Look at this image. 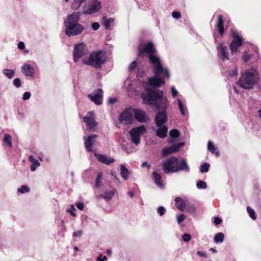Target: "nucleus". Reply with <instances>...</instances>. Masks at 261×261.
Segmentation results:
<instances>
[{
	"label": "nucleus",
	"mask_w": 261,
	"mask_h": 261,
	"mask_svg": "<svg viewBox=\"0 0 261 261\" xmlns=\"http://www.w3.org/2000/svg\"><path fill=\"white\" fill-rule=\"evenodd\" d=\"M259 77L257 71L253 68L246 70L241 73L238 85L245 89H251L258 83Z\"/></svg>",
	"instance_id": "20e7f679"
},
{
	"label": "nucleus",
	"mask_w": 261,
	"mask_h": 261,
	"mask_svg": "<svg viewBox=\"0 0 261 261\" xmlns=\"http://www.w3.org/2000/svg\"><path fill=\"white\" fill-rule=\"evenodd\" d=\"M128 194L132 198L134 196V193L132 191L128 192Z\"/></svg>",
	"instance_id": "0e129e2a"
},
{
	"label": "nucleus",
	"mask_w": 261,
	"mask_h": 261,
	"mask_svg": "<svg viewBox=\"0 0 261 261\" xmlns=\"http://www.w3.org/2000/svg\"><path fill=\"white\" fill-rule=\"evenodd\" d=\"M102 8L101 2L99 0H88L83 7V13L92 15L99 12Z\"/></svg>",
	"instance_id": "423d86ee"
},
{
	"label": "nucleus",
	"mask_w": 261,
	"mask_h": 261,
	"mask_svg": "<svg viewBox=\"0 0 261 261\" xmlns=\"http://www.w3.org/2000/svg\"><path fill=\"white\" fill-rule=\"evenodd\" d=\"M40 164L38 160L33 162L32 164L30 165V168H31V171H35L37 167H39L40 166Z\"/></svg>",
	"instance_id": "e433bc0d"
},
{
	"label": "nucleus",
	"mask_w": 261,
	"mask_h": 261,
	"mask_svg": "<svg viewBox=\"0 0 261 261\" xmlns=\"http://www.w3.org/2000/svg\"><path fill=\"white\" fill-rule=\"evenodd\" d=\"M146 132V128L144 125L134 127L129 131V135L132 142L138 145L140 142L141 135Z\"/></svg>",
	"instance_id": "0eeeda50"
},
{
	"label": "nucleus",
	"mask_w": 261,
	"mask_h": 261,
	"mask_svg": "<svg viewBox=\"0 0 261 261\" xmlns=\"http://www.w3.org/2000/svg\"><path fill=\"white\" fill-rule=\"evenodd\" d=\"M17 47L19 49L22 50L25 47V44L23 42L20 41L18 43Z\"/></svg>",
	"instance_id": "4d7b16f0"
},
{
	"label": "nucleus",
	"mask_w": 261,
	"mask_h": 261,
	"mask_svg": "<svg viewBox=\"0 0 261 261\" xmlns=\"http://www.w3.org/2000/svg\"><path fill=\"white\" fill-rule=\"evenodd\" d=\"M250 57L251 56L250 55H248L247 53H244L242 57V59L245 62H246L249 60Z\"/></svg>",
	"instance_id": "09e8293b"
},
{
	"label": "nucleus",
	"mask_w": 261,
	"mask_h": 261,
	"mask_svg": "<svg viewBox=\"0 0 261 261\" xmlns=\"http://www.w3.org/2000/svg\"><path fill=\"white\" fill-rule=\"evenodd\" d=\"M207 149L210 151L212 153L216 154L217 156L219 155V153L216 151V147L214 144L211 141H208L207 144Z\"/></svg>",
	"instance_id": "c85d7f7f"
},
{
	"label": "nucleus",
	"mask_w": 261,
	"mask_h": 261,
	"mask_svg": "<svg viewBox=\"0 0 261 261\" xmlns=\"http://www.w3.org/2000/svg\"><path fill=\"white\" fill-rule=\"evenodd\" d=\"M22 72L25 75L32 77L34 74V69L30 64H24L21 66Z\"/></svg>",
	"instance_id": "a211bd4d"
},
{
	"label": "nucleus",
	"mask_w": 261,
	"mask_h": 261,
	"mask_svg": "<svg viewBox=\"0 0 261 261\" xmlns=\"http://www.w3.org/2000/svg\"><path fill=\"white\" fill-rule=\"evenodd\" d=\"M116 193V190L112 188L110 190H107L104 192L103 194L99 195V197H102L106 201H109L111 200Z\"/></svg>",
	"instance_id": "6ab92c4d"
},
{
	"label": "nucleus",
	"mask_w": 261,
	"mask_h": 261,
	"mask_svg": "<svg viewBox=\"0 0 261 261\" xmlns=\"http://www.w3.org/2000/svg\"><path fill=\"white\" fill-rule=\"evenodd\" d=\"M247 210L251 219H252L254 220H255V213L254 210L251 208L250 207H247Z\"/></svg>",
	"instance_id": "4c0bfd02"
},
{
	"label": "nucleus",
	"mask_w": 261,
	"mask_h": 261,
	"mask_svg": "<svg viewBox=\"0 0 261 261\" xmlns=\"http://www.w3.org/2000/svg\"><path fill=\"white\" fill-rule=\"evenodd\" d=\"M107 254H108L110 255V254H111V253H112V251H111L110 250L108 249V250H107Z\"/></svg>",
	"instance_id": "774afa93"
},
{
	"label": "nucleus",
	"mask_w": 261,
	"mask_h": 261,
	"mask_svg": "<svg viewBox=\"0 0 261 261\" xmlns=\"http://www.w3.org/2000/svg\"><path fill=\"white\" fill-rule=\"evenodd\" d=\"M136 66H137V63H136V62L135 61H133V62L130 64V65H129V68H128L129 70V71H132V70H133L135 69V68L136 67Z\"/></svg>",
	"instance_id": "49530a36"
},
{
	"label": "nucleus",
	"mask_w": 261,
	"mask_h": 261,
	"mask_svg": "<svg viewBox=\"0 0 261 261\" xmlns=\"http://www.w3.org/2000/svg\"><path fill=\"white\" fill-rule=\"evenodd\" d=\"M157 212L160 216H163L165 214L166 212V209L164 207L162 206H160L158 208Z\"/></svg>",
	"instance_id": "79ce46f5"
},
{
	"label": "nucleus",
	"mask_w": 261,
	"mask_h": 261,
	"mask_svg": "<svg viewBox=\"0 0 261 261\" xmlns=\"http://www.w3.org/2000/svg\"><path fill=\"white\" fill-rule=\"evenodd\" d=\"M186 208L188 212L191 213H195L196 210L195 206L192 203L190 202L186 203Z\"/></svg>",
	"instance_id": "473e14b6"
},
{
	"label": "nucleus",
	"mask_w": 261,
	"mask_h": 261,
	"mask_svg": "<svg viewBox=\"0 0 261 261\" xmlns=\"http://www.w3.org/2000/svg\"><path fill=\"white\" fill-rule=\"evenodd\" d=\"M172 96L175 97L178 94V91L176 90L174 87H171V88Z\"/></svg>",
	"instance_id": "3c124183"
},
{
	"label": "nucleus",
	"mask_w": 261,
	"mask_h": 261,
	"mask_svg": "<svg viewBox=\"0 0 261 261\" xmlns=\"http://www.w3.org/2000/svg\"><path fill=\"white\" fill-rule=\"evenodd\" d=\"M83 121L86 123L87 129L89 132L94 131L96 128L97 123L95 121L94 113L90 111L83 117Z\"/></svg>",
	"instance_id": "9d476101"
},
{
	"label": "nucleus",
	"mask_w": 261,
	"mask_h": 261,
	"mask_svg": "<svg viewBox=\"0 0 261 261\" xmlns=\"http://www.w3.org/2000/svg\"><path fill=\"white\" fill-rule=\"evenodd\" d=\"M153 177L155 184L160 187H162L163 184L161 181V179L162 178L161 175L160 174H159L157 172L154 171L153 172Z\"/></svg>",
	"instance_id": "bb28decb"
},
{
	"label": "nucleus",
	"mask_w": 261,
	"mask_h": 261,
	"mask_svg": "<svg viewBox=\"0 0 261 261\" xmlns=\"http://www.w3.org/2000/svg\"><path fill=\"white\" fill-rule=\"evenodd\" d=\"M178 101V106L179 109L180 111L181 114L182 115H186L187 113V109L186 107H185L184 104L183 103L182 101L180 99H177Z\"/></svg>",
	"instance_id": "cd10ccee"
},
{
	"label": "nucleus",
	"mask_w": 261,
	"mask_h": 261,
	"mask_svg": "<svg viewBox=\"0 0 261 261\" xmlns=\"http://www.w3.org/2000/svg\"><path fill=\"white\" fill-rule=\"evenodd\" d=\"M76 207L80 210H83L84 208V204L82 202H78L76 204Z\"/></svg>",
	"instance_id": "13d9d810"
},
{
	"label": "nucleus",
	"mask_w": 261,
	"mask_h": 261,
	"mask_svg": "<svg viewBox=\"0 0 261 261\" xmlns=\"http://www.w3.org/2000/svg\"><path fill=\"white\" fill-rule=\"evenodd\" d=\"M175 203L176 208L181 211H184L186 209V203L185 200L180 197L175 198Z\"/></svg>",
	"instance_id": "aec40b11"
},
{
	"label": "nucleus",
	"mask_w": 261,
	"mask_h": 261,
	"mask_svg": "<svg viewBox=\"0 0 261 261\" xmlns=\"http://www.w3.org/2000/svg\"><path fill=\"white\" fill-rule=\"evenodd\" d=\"M218 55L223 61L228 60V51L226 46L221 43L217 47Z\"/></svg>",
	"instance_id": "2eb2a0df"
},
{
	"label": "nucleus",
	"mask_w": 261,
	"mask_h": 261,
	"mask_svg": "<svg viewBox=\"0 0 261 261\" xmlns=\"http://www.w3.org/2000/svg\"><path fill=\"white\" fill-rule=\"evenodd\" d=\"M170 135L172 138H175L179 136V133L177 130L173 129L170 132Z\"/></svg>",
	"instance_id": "ea45409f"
},
{
	"label": "nucleus",
	"mask_w": 261,
	"mask_h": 261,
	"mask_svg": "<svg viewBox=\"0 0 261 261\" xmlns=\"http://www.w3.org/2000/svg\"><path fill=\"white\" fill-rule=\"evenodd\" d=\"M3 141L4 142L7 143L10 147L12 146V137L10 135L5 134Z\"/></svg>",
	"instance_id": "2f4dec72"
},
{
	"label": "nucleus",
	"mask_w": 261,
	"mask_h": 261,
	"mask_svg": "<svg viewBox=\"0 0 261 261\" xmlns=\"http://www.w3.org/2000/svg\"><path fill=\"white\" fill-rule=\"evenodd\" d=\"M107 57L104 51H97L92 53L88 59L84 58L83 62L86 65L99 69L106 61Z\"/></svg>",
	"instance_id": "39448f33"
},
{
	"label": "nucleus",
	"mask_w": 261,
	"mask_h": 261,
	"mask_svg": "<svg viewBox=\"0 0 261 261\" xmlns=\"http://www.w3.org/2000/svg\"><path fill=\"white\" fill-rule=\"evenodd\" d=\"M159 128L156 131V135L161 138H164L167 136L168 128L165 125L158 126Z\"/></svg>",
	"instance_id": "412c9836"
},
{
	"label": "nucleus",
	"mask_w": 261,
	"mask_h": 261,
	"mask_svg": "<svg viewBox=\"0 0 261 261\" xmlns=\"http://www.w3.org/2000/svg\"><path fill=\"white\" fill-rule=\"evenodd\" d=\"M172 16L173 18H176V19L179 18L181 17V15H180V13L178 12H177V11L173 12L172 13Z\"/></svg>",
	"instance_id": "de8ad7c7"
},
{
	"label": "nucleus",
	"mask_w": 261,
	"mask_h": 261,
	"mask_svg": "<svg viewBox=\"0 0 261 261\" xmlns=\"http://www.w3.org/2000/svg\"><path fill=\"white\" fill-rule=\"evenodd\" d=\"M238 74V69L237 67H234L231 70L229 71L228 75L230 76H235Z\"/></svg>",
	"instance_id": "c03bdc74"
},
{
	"label": "nucleus",
	"mask_w": 261,
	"mask_h": 261,
	"mask_svg": "<svg viewBox=\"0 0 261 261\" xmlns=\"http://www.w3.org/2000/svg\"><path fill=\"white\" fill-rule=\"evenodd\" d=\"M182 240L185 242H188L191 240V236L188 233H185L182 236Z\"/></svg>",
	"instance_id": "37998d69"
},
{
	"label": "nucleus",
	"mask_w": 261,
	"mask_h": 261,
	"mask_svg": "<svg viewBox=\"0 0 261 261\" xmlns=\"http://www.w3.org/2000/svg\"><path fill=\"white\" fill-rule=\"evenodd\" d=\"M102 177V173L101 172H98L95 181V187L98 188L101 187Z\"/></svg>",
	"instance_id": "7c9ffc66"
},
{
	"label": "nucleus",
	"mask_w": 261,
	"mask_h": 261,
	"mask_svg": "<svg viewBox=\"0 0 261 261\" xmlns=\"http://www.w3.org/2000/svg\"><path fill=\"white\" fill-rule=\"evenodd\" d=\"M231 36L233 40L229 45V48L233 55L237 53L238 48L242 45L243 40L239 34L234 31H231Z\"/></svg>",
	"instance_id": "1a4fd4ad"
},
{
	"label": "nucleus",
	"mask_w": 261,
	"mask_h": 261,
	"mask_svg": "<svg viewBox=\"0 0 261 261\" xmlns=\"http://www.w3.org/2000/svg\"><path fill=\"white\" fill-rule=\"evenodd\" d=\"M13 85L16 88H19L21 86V82L19 78H15L13 81Z\"/></svg>",
	"instance_id": "a19ab883"
},
{
	"label": "nucleus",
	"mask_w": 261,
	"mask_h": 261,
	"mask_svg": "<svg viewBox=\"0 0 261 261\" xmlns=\"http://www.w3.org/2000/svg\"><path fill=\"white\" fill-rule=\"evenodd\" d=\"M99 24L98 22H93L92 24V28L94 30H97L99 28Z\"/></svg>",
	"instance_id": "5fc2aeb1"
},
{
	"label": "nucleus",
	"mask_w": 261,
	"mask_h": 261,
	"mask_svg": "<svg viewBox=\"0 0 261 261\" xmlns=\"http://www.w3.org/2000/svg\"><path fill=\"white\" fill-rule=\"evenodd\" d=\"M210 164L207 163H205L200 166V171L202 173L207 172L208 171Z\"/></svg>",
	"instance_id": "f704fd0d"
},
{
	"label": "nucleus",
	"mask_w": 261,
	"mask_h": 261,
	"mask_svg": "<svg viewBox=\"0 0 261 261\" xmlns=\"http://www.w3.org/2000/svg\"><path fill=\"white\" fill-rule=\"evenodd\" d=\"M135 119L140 123H146L149 121V118L146 113L139 109H133Z\"/></svg>",
	"instance_id": "ddd939ff"
},
{
	"label": "nucleus",
	"mask_w": 261,
	"mask_h": 261,
	"mask_svg": "<svg viewBox=\"0 0 261 261\" xmlns=\"http://www.w3.org/2000/svg\"><path fill=\"white\" fill-rule=\"evenodd\" d=\"M94 155L96 157V159L98 161L107 165H110L114 162V159L113 158L108 156L105 154H99L95 153Z\"/></svg>",
	"instance_id": "f3484780"
},
{
	"label": "nucleus",
	"mask_w": 261,
	"mask_h": 261,
	"mask_svg": "<svg viewBox=\"0 0 261 261\" xmlns=\"http://www.w3.org/2000/svg\"><path fill=\"white\" fill-rule=\"evenodd\" d=\"M116 101V99L114 98H110L109 99V103L110 104H113Z\"/></svg>",
	"instance_id": "052dcab7"
},
{
	"label": "nucleus",
	"mask_w": 261,
	"mask_h": 261,
	"mask_svg": "<svg viewBox=\"0 0 261 261\" xmlns=\"http://www.w3.org/2000/svg\"><path fill=\"white\" fill-rule=\"evenodd\" d=\"M142 167H147L148 168H149L150 167V165L148 164L147 163V162H143L142 164Z\"/></svg>",
	"instance_id": "e2e57ef3"
},
{
	"label": "nucleus",
	"mask_w": 261,
	"mask_h": 261,
	"mask_svg": "<svg viewBox=\"0 0 261 261\" xmlns=\"http://www.w3.org/2000/svg\"><path fill=\"white\" fill-rule=\"evenodd\" d=\"M133 116V110L130 109H127L120 114L119 117V121L124 125L130 124L132 123Z\"/></svg>",
	"instance_id": "9b49d317"
},
{
	"label": "nucleus",
	"mask_w": 261,
	"mask_h": 261,
	"mask_svg": "<svg viewBox=\"0 0 261 261\" xmlns=\"http://www.w3.org/2000/svg\"><path fill=\"white\" fill-rule=\"evenodd\" d=\"M88 49L85 44L80 43L76 44L74 47L73 55L74 62H77L80 59L88 55Z\"/></svg>",
	"instance_id": "6e6552de"
},
{
	"label": "nucleus",
	"mask_w": 261,
	"mask_h": 261,
	"mask_svg": "<svg viewBox=\"0 0 261 261\" xmlns=\"http://www.w3.org/2000/svg\"><path fill=\"white\" fill-rule=\"evenodd\" d=\"M97 137L96 135H91L84 137V144L87 151L92 152L93 151L92 146L95 143Z\"/></svg>",
	"instance_id": "4468645a"
},
{
	"label": "nucleus",
	"mask_w": 261,
	"mask_h": 261,
	"mask_svg": "<svg viewBox=\"0 0 261 261\" xmlns=\"http://www.w3.org/2000/svg\"><path fill=\"white\" fill-rule=\"evenodd\" d=\"M4 75L9 79H12L15 75V72L13 69H4L3 70Z\"/></svg>",
	"instance_id": "a878e982"
},
{
	"label": "nucleus",
	"mask_w": 261,
	"mask_h": 261,
	"mask_svg": "<svg viewBox=\"0 0 261 261\" xmlns=\"http://www.w3.org/2000/svg\"><path fill=\"white\" fill-rule=\"evenodd\" d=\"M31 93L29 92H25L23 94L22 99L23 100H26L30 99L31 97Z\"/></svg>",
	"instance_id": "a18cd8bd"
},
{
	"label": "nucleus",
	"mask_w": 261,
	"mask_h": 261,
	"mask_svg": "<svg viewBox=\"0 0 261 261\" xmlns=\"http://www.w3.org/2000/svg\"><path fill=\"white\" fill-rule=\"evenodd\" d=\"M210 251H212L213 253H216L217 252V250L213 248H211L210 249Z\"/></svg>",
	"instance_id": "338daca9"
},
{
	"label": "nucleus",
	"mask_w": 261,
	"mask_h": 261,
	"mask_svg": "<svg viewBox=\"0 0 261 261\" xmlns=\"http://www.w3.org/2000/svg\"><path fill=\"white\" fill-rule=\"evenodd\" d=\"M75 210V208L73 205H71L70 209L68 210V212L73 217L76 216L75 213H74L73 211Z\"/></svg>",
	"instance_id": "6e6d98bb"
},
{
	"label": "nucleus",
	"mask_w": 261,
	"mask_h": 261,
	"mask_svg": "<svg viewBox=\"0 0 261 261\" xmlns=\"http://www.w3.org/2000/svg\"><path fill=\"white\" fill-rule=\"evenodd\" d=\"M83 234V231L80 230H77V231H74L73 233V237H80L82 234Z\"/></svg>",
	"instance_id": "8fccbe9b"
},
{
	"label": "nucleus",
	"mask_w": 261,
	"mask_h": 261,
	"mask_svg": "<svg viewBox=\"0 0 261 261\" xmlns=\"http://www.w3.org/2000/svg\"><path fill=\"white\" fill-rule=\"evenodd\" d=\"M86 1V0H73L71 5V8L74 10H77Z\"/></svg>",
	"instance_id": "393cba45"
},
{
	"label": "nucleus",
	"mask_w": 261,
	"mask_h": 261,
	"mask_svg": "<svg viewBox=\"0 0 261 261\" xmlns=\"http://www.w3.org/2000/svg\"><path fill=\"white\" fill-rule=\"evenodd\" d=\"M107 260V257L106 256H102V254H100L97 258V261H106Z\"/></svg>",
	"instance_id": "603ef678"
},
{
	"label": "nucleus",
	"mask_w": 261,
	"mask_h": 261,
	"mask_svg": "<svg viewBox=\"0 0 261 261\" xmlns=\"http://www.w3.org/2000/svg\"><path fill=\"white\" fill-rule=\"evenodd\" d=\"M122 148L124 150L126 151L127 152V153H129V152L127 150L126 148V146H125V145H122Z\"/></svg>",
	"instance_id": "69168bd1"
},
{
	"label": "nucleus",
	"mask_w": 261,
	"mask_h": 261,
	"mask_svg": "<svg viewBox=\"0 0 261 261\" xmlns=\"http://www.w3.org/2000/svg\"><path fill=\"white\" fill-rule=\"evenodd\" d=\"M217 27L218 29L219 33L220 35H222L224 33L223 19L222 16L221 15H219L218 16V22L217 23Z\"/></svg>",
	"instance_id": "5701e85b"
},
{
	"label": "nucleus",
	"mask_w": 261,
	"mask_h": 261,
	"mask_svg": "<svg viewBox=\"0 0 261 261\" xmlns=\"http://www.w3.org/2000/svg\"><path fill=\"white\" fill-rule=\"evenodd\" d=\"M185 216L183 214H181L180 215H178L176 216V219L178 224H180L185 219Z\"/></svg>",
	"instance_id": "58836bf2"
},
{
	"label": "nucleus",
	"mask_w": 261,
	"mask_h": 261,
	"mask_svg": "<svg viewBox=\"0 0 261 261\" xmlns=\"http://www.w3.org/2000/svg\"><path fill=\"white\" fill-rule=\"evenodd\" d=\"M183 145V143H179L177 145H174L170 147L164 148L162 151V155L163 156H165L171 153L176 152L178 150L179 148Z\"/></svg>",
	"instance_id": "dca6fc26"
},
{
	"label": "nucleus",
	"mask_w": 261,
	"mask_h": 261,
	"mask_svg": "<svg viewBox=\"0 0 261 261\" xmlns=\"http://www.w3.org/2000/svg\"><path fill=\"white\" fill-rule=\"evenodd\" d=\"M222 222V220L218 217H215L214 218V222L216 225L220 224Z\"/></svg>",
	"instance_id": "864d4df0"
},
{
	"label": "nucleus",
	"mask_w": 261,
	"mask_h": 261,
	"mask_svg": "<svg viewBox=\"0 0 261 261\" xmlns=\"http://www.w3.org/2000/svg\"><path fill=\"white\" fill-rule=\"evenodd\" d=\"M29 161L33 163L36 161H37V160L32 155H31L29 156Z\"/></svg>",
	"instance_id": "680f3d73"
},
{
	"label": "nucleus",
	"mask_w": 261,
	"mask_h": 261,
	"mask_svg": "<svg viewBox=\"0 0 261 261\" xmlns=\"http://www.w3.org/2000/svg\"><path fill=\"white\" fill-rule=\"evenodd\" d=\"M102 21L105 28L107 30H111L114 26V19L112 18H107L106 16H103Z\"/></svg>",
	"instance_id": "4be33fe9"
},
{
	"label": "nucleus",
	"mask_w": 261,
	"mask_h": 261,
	"mask_svg": "<svg viewBox=\"0 0 261 261\" xmlns=\"http://www.w3.org/2000/svg\"><path fill=\"white\" fill-rule=\"evenodd\" d=\"M197 254L199 256H202V257H206V254L204 252H202V251H198L197 252Z\"/></svg>",
	"instance_id": "bf43d9fd"
},
{
	"label": "nucleus",
	"mask_w": 261,
	"mask_h": 261,
	"mask_svg": "<svg viewBox=\"0 0 261 261\" xmlns=\"http://www.w3.org/2000/svg\"><path fill=\"white\" fill-rule=\"evenodd\" d=\"M17 191L20 193L24 194L29 192V188L25 185H23L17 189Z\"/></svg>",
	"instance_id": "c9c22d12"
},
{
	"label": "nucleus",
	"mask_w": 261,
	"mask_h": 261,
	"mask_svg": "<svg viewBox=\"0 0 261 261\" xmlns=\"http://www.w3.org/2000/svg\"><path fill=\"white\" fill-rule=\"evenodd\" d=\"M224 236L222 232L218 233L214 238L215 243H222L223 241Z\"/></svg>",
	"instance_id": "c756f323"
},
{
	"label": "nucleus",
	"mask_w": 261,
	"mask_h": 261,
	"mask_svg": "<svg viewBox=\"0 0 261 261\" xmlns=\"http://www.w3.org/2000/svg\"><path fill=\"white\" fill-rule=\"evenodd\" d=\"M163 170L165 173H175L180 171L189 172L190 168L186 159L179 162L175 156L169 158L162 162Z\"/></svg>",
	"instance_id": "f03ea898"
},
{
	"label": "nucleus",
	"mask_w": 261,
	"mask_h": 261,
	"mask_svg": "<svg viewBox=\"0 0 261 261\" xmlns=\"http://www.w3.org/2000/svg\"><path fill=\"white\" fill-rule=\"evenodd\" d=\"M196 187L199 189H205L207 187V185L205 182L202 180H198L196 184Z\"/></svg>",
	"instance_id": "72a5a7b5"
},
{
	"label": "nucleus",
	"mask_w": 261,
	"mask_h": 261,
	"mask_svg": "<svg viewBox=\"0 0 261 261\" xmlns=\"http://www.w3.org/2000/svg\"><path fill=\"white\" fill-rule=\"evenodd\" d=\"M88 97L96 105H100L103 101L102 91L101 89H97L88 94Z\"/></svg>",
	"instance_id": "f8f14e48"
},
{
	"label": "nucleus",
	"mask_w": 261,
	"mask_h": 261,
	"mask_svg": "<svg viewBox=\"0 0 261 261\" xmlns=\"http://www.w3.org/2000/svg\"><path fill=\"white\" fill-rule=\"evenodd\" d=\"M145 53L149 54L148 57L153 68L154 76L148 79L145 93L141 94V97L145 104L154 105L159 109H163L156 113L154 119L156 126H160L164 125L167 120L165 109L168 105V101L166 97H164L163 92L157 88L165 84L164 76L169 78L170 75L168 69L162 66L160 58L156 55L151 42H148L142 48L139 49L140 56H143Z\"/></svg>",
	"instance_id": "f257e3e1"
},
{
	"label": "nucleus",
	"mask_w": 261,
	"mask_h": 261,
	"mask_svg": "<svg viewBox=\"0 0 261 261\" xmlns=\"http://www.w3.org/2000/svg\"><path fill=\"white\" fill-rule=\"evenodd\" d=\"M80 17L79 12H74L64 20L65 32L68 37L78 35L83 31L84 27L79 23Z\"/></svg>",
	"instance_id": "7ed1b4c3"
},
{
	"label": "nucleus",
	"mask_w": 261,
	"mask_h": 261,
	"mask_svg": "<svg viewBox=\"0 0 261 261\" xmlns=\"http://www.w3.org/2000/svg\"><path fill=\"white\" fill-rule=\"evenodd\" d=\"M129 171L126 167L121 164L120 165V175L124 180H126L128 178Z\"/></svg>",
	"instance_id": "b1692460"
}]
</instances>
